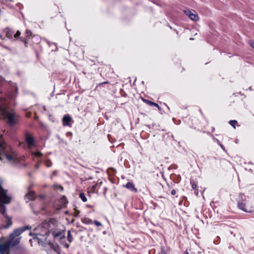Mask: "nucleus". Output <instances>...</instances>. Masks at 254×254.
Masks as SVG:
<instances>
[{
    "mask_svg": "<svg viewBox=\"0 0 254 254\" xmlns=\"http://www.w3.org/2000/svg\"><path fill=\"white\" fill-rule=\"evenodd\" d=\"M4 81V78L0 76V119H6L7 123L9 126H13L17 124L18 117L14 113L8 111V104L6 100L9 98H14L16 96L18 87L15 83H11L9 85L10 90L4 93L3 92Z\"/></svg>",
    "mask_w": 254,
    "mask_h": 254,
    "instance_id": "1",
    "label": "nucleus"
},
{
    "mask_svg": "<svg viewBox=\"0 0 254 254\" xmlns=\"http://www.w3.org/2000/svg\"><path fill=\"white\" fill-rule=\"evenodd\" d=\"M49 223L47 222H43L34 229V233H29L30 236H33V239H30L29 243L32 246V242L34 241L45 247L50 240L49 238Z\"/></svg>",
    "mask_w": 254,
    "mask_h": 254,
    "instance_id": "2",
    "label": "nucleus"
},
{
    "mask_svg": "<svg viewBox=\"0 0 254 254\" xmlns=\"http://www.w3.org/2000/svg\"><path fill=\"white\" fill-rule=\"evenodd\" d=\"M31 227L29 226H23L16 229L10 235V240L4 244H0V254H4V252L9 251L11 247L17 246L20 242L19 238L15 239L16 237L20 235L26 230L30 229Z\"/></svg>",
    "mask_w": 254,
    "mask_h": 254,
    "instance_id": "3",
    "label": "nucleus"
},
{
    "mask_svg": "<svg viewBox=\"0 0 254 254\" xmlns=\"http://www.w3.org/2000/svg\"><path fill=\"white\" fill-rule=\"evenodd\" d=\"M12 154V148L4 141H0V160L6 158L8 161H13L14 158Z\"/></svg>",
    "mask_w": 254,
    "mask_h": 254,
    "instance_id": "4",
    "label": "nucleus"
},
{
    "mask_svg": "<svg viewBox=\"0 0 254 254\" xmlns=\"http://www.w3.org/2000/svg\"><path fill=\"white\" fill-rule=\"evenodd\" d=\"M47 245L49 246L50 248L48 254H53V251L54 252V253H56L57 254H61V250L59 246L57 245L54 244L51 240H49V243H47Z\"/></svg>",
    "mask_w": 254,
    "mask_h": 254,
    "instance_id": "5",
    "label": "nucleus"
},
{
    "mask_svg": "<svg viewBox=\"0 0 254 254\" xmlns=\"http://www.w3.org/2000/svg\"><path fill=\"white\" fill-rule=\"evenodd\" d=\"M73 121L72 118L69 114H66L64 115L62 119L63 126L64 127H71Z\"/></svg>",
    "mask_w": 254,
    "mask_h": 254,
    "instance_id": "6",
    "label": "nucleus"
},
{
    "mask_svg": "<svg viewBox=\"0 0 254 254\" xmlns=\"http://www.w3.org/2000/svg\"><path fill=\"white\" fill-rule=\"evenodd\" d=\"M25 141L29 149H31L33 147L36 146L34 137L30 135L28 133H26Z\"/></svg>",
    "mask_w": 254,
    "mask_h": 254,
    "instance_id": "7",
    "label": "nucleus"
},
{
    "mask_svg": "<svg viewBox=\"0 0 254 254\" xmlns=\"http://www.w3.org/2000/svg\"><path fill=\"white\" fill-rule=\"evenodd\" d=\"M184 13L186 15H188L189 18L193 21H197L199 20L198 15L195 13H193L190 9H186L184 10Z\"/></svg>",
    "mask_w": 254,
    "mask_h": 254,
    "instance_id": "8",
    "label": "nucleus"
},
{
    "mask_svg": "<svg viewBox=\"0 0 254 254\" xmlns=\"http://www.w3.org/2000/svg\"><path fill=\"white\" fill-rule=\"evenodd\" d=\"M245 200H243V199H242V200H239L238 201V203H237L238 207L240 209H241L245 212H250L251 210H249L247 209L246 206V203L245 202H243Z\"/></svg>",
    "mask_w": 254,
    "mask_h": 254,
    "instance_id": "9",
    "label": "nucleus"
},
{
    "mask_svg": "<svg viewBox=\"0 0 254 254\" xmlns=\"http://www.w3.org/2000/svg\"><path fill=\"white\" fill-rule=\"evenodd\" d=\"M26 199L29 200H34L36 197L35 192L29 190L28 192L25 195Z\"/></svg>",
    "mask_w": 254,
    "mask_h": 254,
    "instance_id": "10",
    "label": "nucleus"
},
{
    "mask_svg": "<svg viewBox=\"0 0 254 254\" xmlns=\"http://www.w3.org/2000/svg\"><path fill=\"white\" fill-rule=\"evenodd\" d=\"M125 187L128 190L134 192H136L137 191V189L135 187L134 185L132 182H127L125 185Z\"/></svg>",
    "mask_w": 254,
    "mask_h": 254,
    "instance_id": "11",
    "label": "nucleus"
},
{
    "mask_svg": "<svg viewBox=\"0 0 254 254\" xmlns=\"http://www.w3.org/2000/svg\"><path fill=\"white\" fill-rule=\"evenodd\" d=\"M25 36H26V38H30V37L35 38L37 39V42L38 43L40 42V39H39V38L38 37V36H36V35H33L32 32H31V31L30 30L26 29V30L25 31Z\"/></svg>",
    "mask_w": 254,
    "mask_h": 254,
    "instance_id": "12",
    "label": "nucleus"
},
{
    "mask_svg": "<svg viewBox=\"0 0 254 254\" xmlns=\"http://www.w3.org/2000/svg\"><path fill=\"white\" fill-rule=\"evenodd\" d=\"M52 235L53 237L55 238L60 237L61 239H63L65 238L64 235H63V232L62 231L53 232Z\"/></svg>",
    "mask_w": 254,
    "mask_h": 254,
    "instance_id": "13",
    "label": "nucleus"
},
{
    "mask_svg": "<svg viewBox=\"0 0 254 254\" xmlns=\"http://www.w3.org/2000/svg\"><path fill=\"white\" fill-rule=\"evenodd\" d=\"M4 32L5 33L6 37H7L9 39H11L12 38L13 32L12 31H11L8 28H6L4 29Z\"/></svg>",
    "mask_w": 254,
    "mask_h": 254,
    "instance_id": "14",
    "label": "nucleus"
},
{
    "mask_svg": "<svg viewBox=\"0 0 254 254\" xmlns=\"http://www.w3.org/2000/svg\"><path fill=\"white\" fill-rule=\"evenodd\" d=\"M81 221L83 223L87 225L92 224L93 223L92 220L91 219L87 217L82 218Z\"/></svg>",
    "mask_w": 254,
    "mask_h": 254,
    "instance_id": "15",
    "label": "nucleus"
},
{
    "mask_svg": "<svg viewBox=\"0 0 254 254\" xmlns=\"http://www.w3.org/2000/svg\"><path fill=\"white\" fill-rule=\"evenodd\" d=\"M144 101L146 103H147L148 105H149L151 106L156 107L158 108L159 109H160L159 106L156 103L153 102L148 100H144Z\"/></svg>",
    "mask_w": 254,
    "mask_h": 254,
    "instance_id": "16",
    "label": "nucleus"
},
{
    "mask_svg": "<svg viewBox=\"0 0 254 254\" xmlns=\"http://www.w3.org/2000/svg\"><path fill=\"white\" fill-rule=\"evenodd\" d=\"M79 197L80 198V199L83 201V202H86L87 201V198L85 195V194L83 192H81L79 193Z\"/></svg>",
    "mask_w": 254,
    "mask_h": 254,
    "instance_id": "17",
    "label": "nucleus"
},
{
    "mask_svg": "<svg viewBox=\"0 0 254 254\" xmlns=\"http://www.w3.org/2000/svg\"><path fill=\"white\" fill-rule=\"evenodd\" d=\"M67 240L69 241V242L71 243L73 241V237L70 233V231H68L67 233Z\"/></svg>",
    "mask_w": 254,
    "mask_h": 254,
    "instance_id": "18",
    "label": "nucleus"
},
{
    "mask_svg": "<svg viewBox=\"0 0 254 254\" xmlns=\"http://www.w3.org/2000/svg\"><path fill=\"white\" fill-rule=\"evenodd\" d=\"M229 123L231 126L235 128V126L237 124V121L236 120H230Z\"/></svg>",
    "mask_w": 254,
    "mask_h": 254,
    "instance_id": "19",
    "label": "nucleus"
},
{
    "mask_svg": "<svg viewBox=\"0 0 254 254\" xmlns=\"http://www.w3.org/2000/svg\"><path fill=\"white\" fill-rule=\"evenodd\" d=\"M45 165L47 167H51L52 165V162L50 159H47L45 161Z\"/></svg>",
    "mask_w": 254,
    "mask_h": 254,
    "instance_id": "20",
    "label": "nucleus"
},
{
    "mask_svg": "<svg viewBox=\"0 0 254 254\" xmlns=\"http://www.w3.org/2000/svg\"><path fill=\"white\" fill-rule=\"evenodd\" d=\"M20 40L21 41H22L24 44H25V46L26 47H27V44H28V40L26 38H22V37H20Z\"/></svg>",
    "mask_w": 254,
    "mask_h": 254,
    "instance_id": "21",
    "label": "nucleus"
},
{
    "mask_svg": "<svg viewBox=\"0 0 254 254\" xmlns=\"http://www.w3.org/2000/svg\"><path fill=\"white\" fill-rule=\"evenodd\" d=\"M62 202L64 204H67L68 203V200L67 198L65 196H63L61 198Z\"/></svg>",
    "mask_w": 254,
    "mask_h": 254,
    "instance_id": "22",
    "label": "nucleus"
},
{
    "mask_svg": "<svg viewBox=\"0 0 254 254\" xmlns=\"http://www.w3.org/2000/svg\"><path fill=\"white\" fill-rule=\"evenodd\" d=\"M190 184H191L192 189L196 190L197 186L193 180L190 181Z\"/></svg>",
    "mask_w": 254,
    "mask_h": 254,
    "instance_id": "23",
    "label": "nucleus"
},
{
    "mask_svg": "<svg viewBox=\"0 0 254 254\" xmlns=\"http://www.w3.org/2000/svg\"><path fill=\"white\" fill-rule=\"evenodd\" d=\"M80 211L78 210L75 209V211L74 212L73 215L74 217H78Z\"/></svg>",
    "mask_w": 254,
    "mask_h": 254,
    "instance_id": "24",
    "label": "nucleus"
},
{
    "mask_svg": "<svg viewBox=\"0 0 254 254\" xmlns=\"http://www.w3.org/2000/svg\"><path fill=\"white\" fill-rule=\"evenodd\" d=\"M94 223L97 226H101L102 225L101 222L99 221H98L97 220H94Z\"/></svg>",
    "mask_w": 254,
    "mask_h": 254,
    "instance_id": "25",
    "label": "nucleus"
},
{
    "mask_svg": "<svg viewBox=\"0 0 254 254\" xmlns=\"http://www.w3.org/2000/svg\"><path fill=\"white\" fill-rule=\"evenodd\" d=\"M20 32L18 30L16 31V33L14 34V36L15 38H17L18 37H19L20 35Z\"/></svg>",
    "mask_w": 254,
    "mask_h": 254,
    "instance_id": "26",
    "label": "nucleus"
},
{
    "mask_svg": "<svg viewBox=\"0 0 254 254\" xmlns=\"http://www.w3.org/2000/svg\"><path fill=\"white\" fill-rule=\"evenodd\" d=\"M34 154L38 157H40L42 156V154L40 152H35L34 153Z\"/></svg>",
    "mask_w": 254,
    "mask_h": 254,
    "instance_id": "27",
    "label": "nucleus"
},
{
    "mask_svg": "<svg viewBox=\"0 0 254 254\" xmlns=\"http://www.w3.org/2000/svg\"><path fill=\"white\" fill-rule=\"evenodd\" d=\"M213 140H214L215 142H216L218 145H219V144H220V143H221V142H220V141H219L218 139H217V138H215L214 136H213Z\"/></svg>",
    "mask_w": 254,
    "mask_h": 254,
    "instance_id": "28",
    "label": "nucleus"
},
{
    "mask_svg": "<svg viewBox=\"0 0 254 254\" xmlns=\"http://www.w3.org/2000/svg\"><path fill=\"white\" fill-rule=\"evenodd\" d=\"M57 175V171H55L53 172L51 176V178L52 179L53 177Z\"/></svg>",
    "mask_w": 254,
    "mask_h": 254,
    "instance_id": "29",
    "label": "nucleus"
},
{
    "mask_svg": "<svg viewBox=\"0 0 254 254\" xmlns=\"http://www.w3.org/2000/svg\"><path fill=\"white\" fill-rule=\"evenodd\" d=\"M171 193L172 195H174L176 193V190H172Z\"/></svg>",
    "mask_w": 254,
    "mask_h": 254,
    "instance_id": "30",
    "label": "nucleus"
},
{
    "mask_svg": "<svg viewBox=\"0 0 254 254\" xmlns=\"http://www.w3.org/2000/svg\"><path fill=\"white\" fill-rule=\"evenodd\" d=\"M219 145L221 147V148L224 150V151H225V147L221 144H219Z\"/></svg>",
    "mask_w": 254,
    "mask_h": 254,
    "instance_id": "31",
    "label": "nucleus"
},
{
    "mask_svg": "<svg viewBox=\"0 0 254 254\" xmlns=\"http://www.w3.org/2000/svg\"><path fill=\"white\" fill-rule=\"evenodd\" d=\"M250 45H251V47H253V48H254V41H251Z\"/></svg>",
    "mask_w": 254,
    "mask_h": 254,
    "instance_id": "32",
    "label": "nucleus"
},
{
    "mask_svg": "<svg viewBox=\"0 0 254 254\" xmlns=\"http://www.w3.org/2000/svg\"><path fill=\"white\" fill-rule=\"evenodd\" d=\"M106 83H108V82L105 81V82H102V83H100L99 84V85H102V84H106Z\"/></svg>",
    "mask_w": 254,
    "mask_h": 254,
    "instance_id": "33",
    "label": "nucleus"
},
{
    "mask_svg": "<svg viewBox=\"0 0 254 254\" xmlns=\"http://www.w3.org/2000/svg\"><path fill=\"white\" fill-rule=\"evenodd\" d=\"M39 197L41 198V199H43L44 198V195L43 194H41L39 195Z\"/></svg>",
    "mask_w": 254,
    "mask_h": 254,
    "instance_id": "34",
    "label": "nucleus"
},
{
    "mask_svg": "<svg viewBox=\"0 0 254 254\" xmlns=\"http://www.w3.org/2000/svg\"><path fill=\"white\" fill-rule=\"evenodd\" d=\"M159 254H167L166 253V252L165 251H161V252L160 253H159Z\"/></svg>",
    "mask_w": 254,
    "mask_h": 254,
    "instance_id": "35",
    "label": "nucleus"
},
{
    "mask_svg": "<svg viewBox=\"0 0 254 254\" xmlns=\"http://www.w3.org/2000/svg\"><path fill=\"white\" fill-rule=\"evenodd\" d=\"M69 247V244H66L65 245V247H66V248H68Z\"/></svg>",
    "mask_w": 254,
    "mask_h": 254,
    "instance_id": "36",
    "label": "nucleus"
},
{
    "mask_svg": "<svg viewBox=\"0 0 254 254\" xmlns=\"http://www.w3.org/2000/svg\"><path fill=\"white\" fill-rule=\"evenodd\" d=\"M39 165H36V168H37V169H38V168H39Z\"/></svg>",
    "mask_w": 254,
    "mask_h": 254,
    "instance_id": "37",
    "label": "nucleus"
},
{
    "mask_svg": "<svg viewBox=\"0 0 254 254\" xmlns=\"http://www.w3.org/2000/svg\"><path fill=\"white\" fill-rule=\"evenodd\" d=\"M249 89L250 90H252V87H250L249 88Z\"/></svg>",
    "mask_w": 254,
    "mask_h": 254,
    "instance_id": "38",
    "label": "nucleus"
},
{
    "mask_svg": "<svg viewBox=\"0 0 254 254\" xmlns=\"http://www.w3.org/2000/svg\"><path fill=\"white\" fill-rule=\"evenodd\" d=\"M249 171H252L251 169H248Z\"/></svg>",
    "mask_w": 254,
    "mask_h": 254,
    "instance_id": "39",
    "label": "nucleus"
},
{
    "mask_svg": "<svg viewBox=\"0 0 254 254\" xmlns=\"http://www.w3.org/2000/svg\"><path fill=\"white\" fill-rule=\"evenodd\" d=\"M30 205H31V208H32V203H30Z\"/></svg>",
    "mask_w": 254,
    "mask_h": 254,
    "instance_id": "40",
    "label": "nucleus"
},
{
    "mask_svg": "<svg viewBox=\"0 0 254 254\" xmlns=\"http://www.w3.org/2000/svg\"><path fill=\"white\" fill-rule=\"evenodd\" d=\"M185 254H189L188 252H186Z\"/></svg>",
    "mask_w": 254,
    "mask_h": 254,
    "instance_id": "41",
    "label": "nucleus"
},
{
    "mask_svg": "<svg viewBox=\"0 0 254 254\" xmlns=\"http://www.w3.org/2000/svg\"><path fill=\"white\" fill-rule=\"evenodd\" d=\"M242 195H243L242 194H240V196H241Z\"/></svg>",
    "mask_w": 254,
    "mask_h": 254,
    "instance_id": "42",
    "label": "nucleus"
},
{
    "mask_svg": "<svg viewBox=\"0 0 254 254\" xmlns=\"http://www.w3.org/2000/svg\"><path fill=\"white\" fill-rule=\"evenodd\" d=\"M212 130H213V131H214V127L212 128Z\"/></svg>",
    "mask_w": 254,
    "mask_h": 254,
    "instance_id": "43",
    "label": "nucleus"
}]
</instances>
